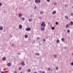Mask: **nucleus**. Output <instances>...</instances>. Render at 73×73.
Here are the masks:
<instances>
[{
	"instance_id": "aec40b11",
	"label": "nucleus",
	"mask_w": 73,
	"mask_h": 73,
	"mask_svg": "<svg viewBox=\"0 0 73 73\" xmlns=\"http://www.w3.org/2000/svg\"><path fill=\"white\" fill-rule=\"evenodd\" d=\"M70 32V30H68L67 31V33H69Z\"/></svg>"
},
{
	"instance_id": "c9c22d12",
	"label": "nucleus",
	"mask_w": 73,
	"mask_h": 73,
	"mask_svg": "<svg viewBox=\"0 0 73 73\" xmlns=\"http://www.w3.org/2000/svg\"><path fill=\"white\" fill-rule=\"evenodd\" d=\"M48 70H49V71H50V68H48Z\"/></svg>"
},
{
	"instance_id": "a878e982",
	"label": "nucleus",
	"mask_w": 73,
	"mask_h": 73,
	"mask_svg": "<svg viewBox=\"0 0 73 73\" xmlns=\"http://www.w3.org/2000/svg\"><path fill=\"white\" fill-rule=\"evenodd\" d=\"M37 39L39 40H40V38L39 37H38L37 38Z\"/></svg>"
},
{
	"instance_id": "412c9836",
	"label": "nucleus",
	"mask_w": 73,
	"mask_h": 73,
	"mask_svg": "<svg viewBox=\"0 0 73 73\" xmlns=\"http://www.w3.org/2000/svg\"><path fill=\"white\" fill-rule=\"evenodd\" d=\"M60 42V40H57L56 41V42Z\"/></svg>"
},
{
	"instance_id": "5701e85b",
	"label": "nucleus",
	"mask_w": 73,
	"mask_h": 73,
	"mask_svg": "<svg viewBox=\"0 0 73 73\" xmlns=\"http://www.w3.org/2000/svg\"><path fill=\"white\" fill-rule=\"evenodd\" d=\"M22 20H23V21H24L25 20V18H22Z\"/></svg>"
},
{
	"instance_id": "c85d7f7f",
	"label": "nucleus",
	"mask_w": 73,
	"mask_h": 73,
	"mask_svg": "<svg viewBox=\"0 0 73 73\" xmlns=\"http://www.w3.org/2000/svg\"><path fill=\"white\" fill-rule=\"evenodd\" d=\"M40 14H42V11H40Z\"/></svg>"
},
{
	"instance_id": "cd10ccee",
	"label": "nucleus",
	"mask_w": 73,
	"mask_h": 73,
	"mask_svg": "<svg viewBox=\"0 0 73 73\" xmlns=\"http://www.w3.org/2000/svg\"><path fill=\"white\" fill-rule=\"evenodd\" d=\"M66 28H69V26H68V25H66Z\"/></svg>"
},
{
	"instance_id": "bb28decb",
	"label": "nucleus",
	"mask_w": 73,
	"mask_h": 73,
	"mask_svg": "<svg viewBox=\"0 0 73 73\" xmlns=\"http://www.w3.org/2000/svg\"><path fill=\"white\" fill-rule=\"evenodd\" d=\"M38 3H40V0H38Z\"/></svg>"
},
{
	"instance_id": "0eeeda50",
	"label": "nucleus",
	"mask_w": 73,
	"mask_h": 73,
	"mask_svg": "<svg viewBox=\"0 0 73 73\" xmlns=\"http://www.w3.org/2000/svg\"><path fill=\"white\" fill-rule=\"evenodd\" d=\"M6 59V58H5V57H4L2 58V60L3 61H5V60Z\"/></svg>"
},
{
	"instance_id": "f03ea898",
	"label": "nucleus",
	"mask_w": 73,
	"mask_h": 73,
	"mask_svg": "<svg viewBox=\"0 0 73 73\" xmlns=\"http://www.w3.org/2000/svg\"><path fill=\"white\" fill-rule=\"evenodd\" d=\"M21 65L23 66H25V63L24 62V61H22V62H21Z\"/></svg>"
},
{
	"instance_id": "ea45409f",
	"label": "nucleus",
	"mask_w": 73,
	"mask_h": 73,
	"mask_svg": "<svg viewBox=\"0 0 73 73\" xmlns=\"http://www.w3.org/2000/svg\"><path fill=\"white\" fill-rule=\"evenodd\" d=\"M42 73H45V72L44 71H42Z\"/></svg>"
},
{
	"instance_id": "c03bdc74",
	"label": "nucleus",
	"mask_w": 73,
	"mask_h": 73,
	"mask_svg": "<svg viewBox=\"0 0 73 73\" xmlns=\"http://www.w3.org/2000/svg\"><path fill=\"white\" fill-rule=\"evenodd\" d=\"M51 70L52 72V71H53V70H52V69Z\"/></svg>"
},
{
	"instance_id": "39448f33",
	"label": "nucleus",
	"mask_w": 73,
	"mask_h": 73,
	"mask_svg": "<svg viewBox=\"0 0 73 73\" xmlns=\"http://www.w3.org/2000/svg\"><path fill=\"white\" fill-rule=\"evenodd\" d=\"M7 65L8 66H11V63H8L7 64Z\"/></svg>"
},
{
	"instance_id": "de8ad7c7",
	"label": "nucleus",
	"mask_w": 73,
	"mask_h": 73,
	"mask_svg": "<svg viewBox=\"0 0 73 73\" xmlns=\"http://www.w3.org/2000/svg\"><path fill=\"white\" fill-rule=\"evenodd\" d=\"M31 17H32V15H31Z\"/></svg>"
},
{
	"instance_id": "9b49d317",
	"label": "nucleus",
	"mask_w": 73,
	"mask_h": 73,
	"mask_svg": "<svg viewBox=\"0 0 73 73\" xmlns=\"http://www.w3.org/2000/svg\"><path fill=\"white\" fill-rule=\"evenodd\" d=\"M3 27L2 26L0 27V30L1 31L3 30Z\"/></svg>"
},
{
	"instance_id": "09e8293b",
	"label": "nucleus",
	"mask_w": 73,
	"mask_h": 73,
	"mask_svg": "<svg viewBox=\"0 0 73 73\" xmlns=\"http://www.w3.org/2000/svg\"><path fill=\"white\" fill-rule=\"evenodd\" d=\"M64 48H65V49H66V47H65Z\"/></svg>"
},
{
	"instance_id": "f704fd0d",
	"label": "nucleus",
	"mask_w": 73,
	"mask_h": 73,
	"mask_svg": "<svg viewBox=\"0 0 73 73\" xmlns=\"http://www.w3.org/2000/svg\"><path fill=\"white\" fill-rule=\"evenodd\" d=\"M34 9H36V6H35V8H34Z\"/></svg>"
},
{
	"instance_id": "a19ab883",
	"label": "nucleus",
	"mask_w": 73,
	"mask_h": 73,
	"mask_svg": "<svg viewBox=\"0 0 73 73\" xmlns=\"http://www.w3.org/2000/svg\"><path fill=\"white\" fill-rule=\"evenodd\" d=\"M15 73H17V71H15Z\"/></svg>"
},
{
	"instance_id": "6e6552de",
	"label": "nucleus",
	"mask_w": 73,
	"mask_h": 73,
	"mask_svg": "<svg viewBox=\"0 0 73 73\" xmlns=\"http://www.w3.org/2000/svg\"><path fill=\"white\" fill-rule=\"evenodd\" d=\"M22 25H19V29H21V28H22Z\"/></svg>"
},
{
	"instance_id": "58836bf2",
	"label": "nucleus",
	"mask_w": 73,
	"mask_h": 73,
	"mask_svg": "<svg viewBox=\"0 0 73 73\" xmlns=\"http://www.w3.org/2000/svg\"><path fill=\"white\" fill-rule=\"evenodd\" d=\"M2 5L1 3H0V7Z\"/></svg>"
},
{
	"instance_id": "72a5a7b5",
	"label": "nucleus",
	"mask_w": 73,
	"mask_h": 73,
	"mask_svg": "<svg viewBox=\"0 0 73 73\" xmlns=\"http://www.w3.org/2000/svg\"><path fill=\"white\" fill-rule=\"evenodd\" d=\"M46 1L48 2H50V0H46Z\"/></svg>"
},
{
	"instance_id": "f3484780",
	"label": "nucleus",
	"mask_w": 73,
	"mask_h": 73,
	"mask_svg": "<svg viewBox=\"0 0 73 73\" xmlns=\"http://www.w3.org/2000/svg\"><path fill=\"white\" fill-rule=\"evenodd\" d=\"M31 70H28L27 71L28 73H29L30 72H31Z\"/></svg>"
},
{
	"instance_id": "dca6fc26",
	"label": "nucleus",
	"mask_w": 73,
	"mask_h": 73,
	"mask_svg": "<svg viewBox=\"0 0 73 73\" xmlns=\"http://www.w3.org/2000/svg\"><path fill=\"white\" fill-rule=\"evenodd\" d=\"M35 55H38V56H39V53L36 52L35 53Z\"/></svg>"
},
{
	"instance_id": "a18cd8bd",
	"label": "nucleus",
	"mask_w": 73,
	"mask_h": 73,
	"mask_svg": "<svg viewBox=\"0 0 73 73\" xmlns=\"http://www.w3.org/2000/svg\"><path fill=\"white\" fill-rule=\"evenodd\" d=\"M18 54H19L20 55V53H19Z\"/></svg>"
},
{
	"instance_id": "473e14b6",
	"label": "nucleus",
	"mask_w": 73,
	"mask_h": 73,
	"mask_svg": "<svg viewBox=\"0 0 73 73\" xmlns=\"http://www.w3.org/2000/svg\"><path fill=\"white\" fill-rule=\"evenodd\" d=\"M71 65H73V62H72L71 63Z\"/></svg>"
},
{
	"instance_id": "9d476101",
	"label": "nucleus",
	"mask_w": 73,
	"mask_h": 73,
	"mask_svg": "<svg viewBox=\"0 0 73 73\" xmlns=\"http://www.w3.org/2000/svg\"><path fill=\"white\" fill-rule=\"evenodd\" d=\"M70 25H73V21H71L70 22Z\"/></svg>"
},
{
	"instance_id": "2eb2a0df",
	"label": "nucleus",
	"mask_w": 73,
	"mask_h": 73,
	"mask_svg": "<svg viewBox=\"0 0 73 73\" xmlns=\"http://www.w3.org/2000/svg\"><path fill=\"white\" fill-rule=\"evenodd\" d=\"M19 17H21L22 16V15L20 14H19Z\"/></svg>"
},
{
	"instance_id": "79ce46f5",
	"label": "nucleus",
	"mask_w": 73,
	"mask_h": 73,
	"mask_svg": "<svg viewBox=\"0 0 73 73\" xmlns=\"http://www.w3.org/2000/svg\"><path fill=\"white\" fill-rule=\"evenodd\" d=\"M43 40H44V41H45V39H44Z\"/></svg>"
},
{
	"instance_id": "4be33fe9",
	"label": "nucleus",
	"mask_w": 73,
	"mask_h": 73,
	"mask_svg": "<svg viewBox=\"0 0 73 73\" xmlns=\"http://www.w3.org/2000/svg\"><path fill=\"white\" fill-rule=\"evenodd\" d=\"M65 7H68V5L67 4H65Z\"/></svg>"
},
{
	"instance_id": "4c0bfd02",
	"label": "nucleus",
	"mask_w": 73,
	"mask_h": 73,
	"mask_svg": "<svg viewBox=\"0 0 73 73\" xmlns=\"http://www.w3.org/2000/svg\"><path fill=\"white\" fill-rule=\"evenodd\" d=\"M54 5H57V3H55L54 4Z\"/></svg>"
},
{
	"instance_id": "8fccbe9b",
	"label": "nucleus",
	"mask_w": 73,
	"mask_h": 73,
	"mask_svg": "<svg viewBox=\"0 0 73 73\" xmlns=\"http://www.w3.org/2000/svg\"><path fill=\"white\" fill-rule=\"evenodd\" d=\"M21 73H23V72H21Z\"/></svg>"
},
{
	"instance_id": "c756f323",
	"label": "nucleus",
	"mask_w": 73,
	"mask_h": 73,
	"mask_svg": "<svg viewBox=\"0 0 73 73\" xmlns=\"http://www.w3.org/2000/svg\"><path fill=\"white\" fill-rule=\"evenodd\" d=\"M19 70H21V67L19 68Z\"/></svg>"
},
{
	"instance_id": "4468645a",
	"label": "nucleus",
	"mask_w": 73,
	"mask_h": 73,
	"mask_svg": "<svg viewBox=\"0 0 73 73\" xmlns=\"http://www.w3.org/2000/svg\"><path fill=\"white\" fill-rule=\"evenodd\" d=\"M61 40L63 42H64V38H62L61 39Z\"/></svg>"
},
{
	"instance_id": "6ab92c4d",
	"label": "nucleus",
	"mask_w": 73,
	"mask_h": 73,
	"mask_svg": "<svg viewBox=\"0 0 73 73\" xmlns=\"http://www.w3.org/2000/svg\"><path fill=\"white\" fill-rule=\"evenodd\" d=\"M55 24L56 25H58V23L57 22H56L55 23Z\"/></svg>"
},
{
	"instance_id": "37998d69",
	"label": "nucleus",
	"mask_w": 73,
	"mask_h": 73,
	"mask_svg": "<svg viewBox=\"0 0 73 73\" xmlns=\"http://www.w3.org/2000/svg\"><path fill=\"white\" fill-rule=\"evenodd\" d=\"M34 73H37L36 71H35Z\"/></svg>"
},
{
	"instance_id": "49530a36",
	"label": "nucleus",
	"mask_w": 73,
	"mask_h": 73,
	"mask_svg": "<svg viewBox=\"0 0 73 73\" xmlns=\"http://www.w3.org/2000/svg\"><path fill=\"white\" fill-rule=\"evenodd\" d=\"M12 46H14V44H12Z\"/></svg>"
},
{
	"instance_id": "393cba45",
	"label": "nucleus",
	"mask_w": 73,
	"mask_h": 73,
	"mask_svg": "<svg viewBox=\"0 0 73 73\" xmlns=\"http://www.w3.org/2000/svg\"><path fill=\"white\" fill-rule=\"evenodd\" d=\"M32 21V19H30L29 20V21L31 22Z\"/></svg>"
},
{
	"instance_id": "f8f14e48",
	"label": "nucleus",
	"mask_w": 73,
	"mask_h": 73,
	"mask_svg": "<svg viewBox=\"0 0 73 73\" xmlns=\"http://www.w3.org/2000/svg\"><path fill=\"white\" fill-rule=\"evenodd\" d=\"M35 2L36 3V4H38V0H35Z\"/></svg>"
},
{
	"instance_id": "20e7f679",
	"label": "nucleus",
	"mask_w": 73,
	"mask_h": 73,
	"mask_svg": "<svg viewBox=\"0 0 73 73\" xmlns=\"http://www.w3.org/2000/svg\"><path fill=\"white\" fill-rule=\"evenodd\" d=\"M56 11H54L52 12V15H54V14H56Z\"/></svg>"
},
{
	"instance_id": "2f4dec72",
	"label": "nucleus",
	"mask_w": 73,
	"mask_h": 73,
	"mask_svg": "<svg viewBox=\"0 0 73 73\" xmlns=\"http://www.w3.org/2000/svg\"><path fill=\"white\" fill-rule=\"evenodd\" d=\"M73 13H71V16H73Z\"/></svg>"
},
{
	"instance_id": "7c9ffc66",
	"label": "nucleus",
	"mask_w": 73,
	"mask_h": 73,
	"mask_svg": "<svg viewBox=\"0 0 73 73\" xmlns=\"http://www.w3.org/2000/svg\"><path fill=\"white\" fill-rule=\"evenodd\" d=\"M39 72L40 73H42V71H41V70H40L39 71Z\"/></svg>"
},
{
	"instance_id": "e433bc0d",
	"label": "nucleus",
	"mask_w": 73,
	"mask_h": 73,
	"mask_svg": "<svg viewBox=\"0 0 73 73\" xmlns=\"http://www.w3.org/2000/svg\"><path fill=\"white\" fill-rule=\"evenodd\" d=\"M56 70H58V68L57 67L56 68Z\"/></svg>"
},
{
	"instance_id": "1a4fd4ad",
	"label": "nucleus",
	"mask_w": 73,
	"mask_h": 73,
	"mask_svg": "<svg viewBox=\"0 0 73 73\" xmlns=\"http://www.w3.org/2000/svg\"><path fill=\"white\" fill-rule=\"evenodd\" d=\"M65 18L67 19V20H68L69 19V18L67 16H65Z\"/></svg>"
},
{
	"instance_id": "423d86ee",
	"label": "nucleus",
	"mask_w": 73,
	"mask_h": 73,
	"mask_svg": "<svg viewBox=\"0 0 73 73\" xmlns=\"http://www.w3.org/2000/svg\"><path fill=\"white\" fill-rule=\"evenodd\" d=\"M41 30L42 31H44L45 30V28L43 27H41Z\"/></svg>"
},
{
	"instance_id": "ddd939ff",
	"label": "nucleus",
	"mask_w": 73,
	"mask_h": 73,
	"mask_svg": "<svg viewBox=\"0 0 73 73\" xmlns=\"http://www.w3.org/2000/svg\"><path fill=\"white\" fill-rule=\"evenodd\" d=\"M28 37V35H25V38H27Z\"/></svg>"
},
{
	"instance_id": "b1692460",
	"label": "nucleus",
	"mask_w": 73,
	"mask_h": 73,
	"mask_svg": "<svg viewBox=\"0 0 73 73\" xmlns=\"http://www.w3.org/2000/svg\"><path fill=\"white\" fill-rule=\"evenodd\" d=\"M54 57L55 58L57 57V55H55L54 56Z\"/></svg>"
},
{
	"instance_id": "f257e3e1",
	"label": "nucleus",
	"mask_w": 73,
	"mask_h": 73,
	"mask_svg": "<svg viewBox=\"0 0 73 73\" xmlns=\"http://www.w3.org/2000/svg\"><path fill=\"white\" fill-rule=\"evenodd\" d=\"M41 26L43 27H46V25L45 23V22H42V24H41Z\"/></svg>"
},
{
	"instance_id": "a211bd4d",
	"label": "nucleus",
	"mask_w": 73,
	"mask_h": 73,
	"mask_svg": "<svg viewBox=\"0 0 73 73\" xmlns=\"http://www.w3.org/2000/svg\"><path fill=\"white\" fill-rule=\"evenodd\" d=\"M52 29V30H54V27H51Z\"/></svg>"
},
{
	"instance_id": "7ed1b4c3",
	"label": "nucleus",
	"mask_w": 73,
	"mask_h": 73,
	"mask_svg": "<svg viewBox=\"0 0 73 73\" xmlns=\"http://www.w3.org/2000/svg\"><path fill=\"white\" fill-rule=\"evenodd\" d=\"M26 30L27 31H31V28H26Z\"/></svg>"
}]
</instances>
